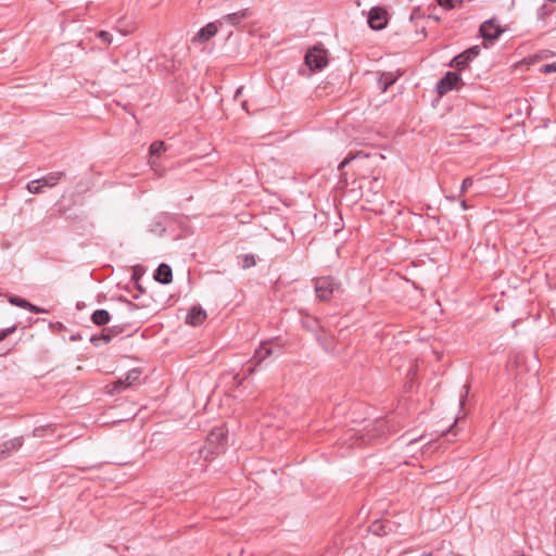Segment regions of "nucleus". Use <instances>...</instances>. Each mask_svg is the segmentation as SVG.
<instances>
[{
	"label": "nucleus",
	"instance_id": "f257e3e1",
	"mask_svg": "<svg viewBox=\"0 0 556 556\" xmlns=\"http://www.w3.org/2000/svg\"><path fill=\"white\" fill-rule=\"evenodd\" d=\"M227 431L223 427L214 428L206 438V443L201 450L204 458H211L223 453L226 448Z\"/></svg>",
	"mask_w": 556,
	"mask_h": 556
},
{
	"label": "nucleus",
	"instance_id": "f03ea898",
	"mask_svg": "<svg viewBox=\"0 0 556 556\" xmlns=\"http://www.w3.org/2000/svg\"><path fill=\"white\" fill-rule=\"evenodd\" d=\"M141 371L138 368L130 369L125 377L119 378L117 381L106 386V392L109 394L119 393L123 390L132 386L139 380Z\"/></svg>",
	"mask_w": 556,
	"mask_h": 556
},
{
	"label": "nucleus",
	"instance_id": "7ed1b4c3",
	"mask_svg": "<svg viewBox=\"0 0 556 556\" xmlns=\"http://www.w3.org/2000/svg\"><path fill=\"white\" fill-rule=\"evenodd\" d=\"M328 63L326 52L318 48H313L305 55V64L312 71H320Z\"/></svg>",
	"mask_w": 556,
	"mask_h": 556
},
{
	"label": "nucleus",
	"instance_id": "20e7f679",
	"mask_svg": "<svg viewBox=\"0 0 556 556\" xmlns=\"http://www.w3.org/2000/svg\"><path fill=\"white\" fill-rule=\"evenodd\" d=\"M315 292L319 300L327 301L331 298L336 283L331 277H320L314 281Z\"/></svg>",
	"mask_w": 556,
	"mask_h": 556
},
{
	"label": "nucleus",
	"instance_id": "39448f33",
	"mask_svg": "<svg viewBox=\"0 0 556 556\" xmlns=\"http://www.w3.org/2000/svg\"><path fill=\"white\" fill-rule=\"evenodd\" d=\"M389 14L380 7L372 8L368 13V25L374 30H381L388 24Z\"/></svg>",
	"mask_w": 556,
	"mask_h": 556
},
{
	"label": "nucleus",
	"instance_id": "423d86ee",
	"mask_svg": "<svg viewBox=\"0 0 556 556\" xmlns=\"http://www.w3.org/2000/svg\"><path fill=\"white\" fill-rule=\"evenodd\" d=\"M479 31L485 41L493 42L501 36L503 29L494 20H488L480 25Z\"/></svg>",
	"mask_w": 556,
	"mask_h": 556
},
{
	"label": "nucleus",
	"instance_id": "0eeeda50",
	"mask_svg": "<svg viewBox=\"0 0 556 556\" xmlns=\"http://www.w3.org/2000/svg\"><path fill=\"white\" fill-rule=\"evenodd\" d=\"M459 80L458 74L454 72H447L437 84V91L440 96L447 93L453 90Z\"/></svg>",
	"mask_w": 556,
	"mask_h": 556
},
{
	"label": "nucleus",
	"instance_id": "6e6552de",
	"mask_svg": "<svg viewBox=\"0 0 556 556\" xmlns=\"http://www.w3.org/2000/svg\"><path fill=\"white\" fill-rule=\"evenodd\" d=\"M218 28L220 27L217 21L214 23H208L195 34L193 37V42L203 43L210 40L218 31Z\"/></svg>",
	"mask_w": 556,
	"mask_h": 556
},
{
	"label": "nucleus",
	"instance_id": "1a4fd4ad",
	"mask_svg": "<svg viewBox=\"0 0 556 556\" xmlns=\"http://www.w3.org/2000/svg\"><path fill=\"white\" fill-rule=\"evenodd\" d=\"M274 353L275 348L273 342H265L255 351L253 361L255 362V365H260Z\"/></svg>",
	"mask_w": 556,
	"mask_h": 556
},
{
	"label": "nucleus",
	"instance_id": "9d476101",
	"mask_svg": "<svg viewBox=\"0 0 556 556\" xmlns=\"http://www.w3.org/2000/svg\"><path fill=\"white\" fill-rule=\"evenodd\" d=\"M206 319V312L201 307L193 306L187 317L186 323L191 326H199Z\"/></svg>",
	"mask_w": 556,
	"mask_h": 556
},
{
	"label": "nucleus",
	"instance_id": "9b49d317",
	"mask_svg": "<svg viewBox=\"0 0 556 556\" xmlns=\"http://www.w3.org/2000/svg\"><path fill=\"white\" fill-rule=\"evenodd\" d=\"M154 278L162 285L169 283L173 279L170 266L165 263L160 264L157 269L155 270Z\"/></svg>",
	"mask_w": 556,
	"mask_h": 556
},
{
	"label": "nucleus",
	"instance_id": "f8f14e48",
	"mask_svg": "<svg viewBox=\"0 0 556 556\" xmlns=\"http://www.w3.org/2000/svg\"><path fill=\"white\" fill-rule=\"evenodd\" d=\"M245 16H247V14H245L244 11H239V12L227 14V15L223 16L222 18H219L217 22H218V25H219L220 28H224L227 25L236 26Z\"/></svg>",
	"mask_w": 556,
	"mask_h": 556
},
{
	"label": "nucleus",
	"instance_id": "ddd939ff",
	"mask_svg": "<svg viewBox=\"0 0 556 556\" xmlns=\"http://www.w3.org/2000/svg\"><path fill=\"white\" fill-rule=\"evenodd\" d=\"M22 445L23 439L21 437L0 444V459L7 457L11 452L18 450Z\"/></svg>",
	"mask_w": 556,
	"mask_h": 556
},
{
	"label": "nucleus",
	"instance_id": "4468645a",
	"mask_svg": "<svg viewBox=\"0 0 556 556\" xmlns=\"http://www.w3.org/2000/svg\"><path fill=\"white\" fill-rule=\"evenodd\" d=\"M64 176V172H53L39 178V181L42 185V189L51 188L54 187Z\"/></svg>",
	"mask_w": 556,
	"mask_h": 556
},
{
	"label": "nucleus",
	"instance_id": "2eb2a0df",
	"mask_svg": "<svg viewBox=\"0 0 556 556\" xmlns=\"http://www.w3.org/2000/svg\"><path fill=\"white\" fill-rule=\"evenodd\" d=\"M121 331H122V329L116 327V326L112 327V328H109V329H104L100 337L93 336L91 338V342L97 344V341L103 340L104 343H108V342H110L112 340V338L114 336L118 334Z\"/></svg>",
	"mask_w": 556,
	"mask_h": 556
},
{
	"label": "nucleus",
	"instance_id": "dca6fc26",
	"mask_svg": "<svg viewBox=\"0 0 556 556\" xmlns=\"http://www.w3.org/2000/svg\"><path fill=\"white\" fill-rule=\"evenodd\" d=\"M110 313L106 309H97L91 315V320L97 326H104L110 321Z\"/></svg>",
	"mask_w": 556,
	"mask_h": 556
},
{
	"label": "nucleus",
	"instance_id": "f3484780",
	"mask_svg": "<svg viewBox=\"0 0 556 556\" xmlns=\"http://www.w3.org/2000/svg\"><path fill=\"white\" fill-rule=\"evenodd\" d=\"M396 80V76L392 73H382L378 79V87L382 92H386L388 88L393 85Z\"/></svg>",
	"mask_w": 556,
	"mask_h": 556
},
{
	"label": "nucleus",
	"instance_id": "a211bd4d",
	"mask_svg": "<svg viewBox=\"0 0 556 556\" xmlns=\"http://www.w3.org/2000/svg\"><path fill=\"white\" fill-rule=\"evenodd\" d=\"M370 530L376 535H384L390 530L389 521H378L377 520L371 525Z\"/></svg>",
	"mask_w": 556,
	"mask_h": 556
},
{
	"label": "nucleus",
	"instance_id": "6ab92c4d",
	"mask_svg": "<svg viewBox=\"0 0 556 556\" xmlns=\"http://www.w3.org/2000/svg\"><path fill=\"white\" fill-rule=\"evenodd\" d=\"M468 62L469 61L467 60L465 54L460 53L453 59L452 66H455L456 68L462 70L467 66Z\"/></svg>",
	"mask_w": 556,
	"mask_h": 556
},
{
	"label": "nucleus",
	"instance_id": "aec40b11",
	"mask_svg": "<svg viewBox=\"0 0 556 556\" xmlns=\"http://www.w3.org/2000/svg\"><path fill=\"white\" fill-rule=\"evenodd\" d=\"M165 144L163 141H155L150 146V155H160L163 151H165Z\"/></svg>",
	"mask_w": 556,
	"mask_h": 556
},
{
	"label": "nucleus",
	"instance_id": "412c9836",
	"mask_svg": "<svg viewBox=\"0 0 556 556\" xmlns=\"http://www.w3.org/2000/svg\"><path fill=\"white\" fill-rule=\"evenodd\" d=\"M27 190L30 193H41L43 191L42 185L40 184L39 179L31 180L26 186Z\"/></svg>",
	"mask_w": 556,
	"mask_h": 556
},
{
	"label": "nucleus",
	"instance_id": "4be33fe9",
	"mask_svg": "<svg viewBox=\"0 0 556 556\" xmlns=\"http://www.w3.org/2000/svg\"><path fill=\"white\" fill-rule=\"evenodd\" d=\"M255 257L253 254H245L242 257L241 265L244 269L255 266Z\"/></svg>",
	"mask_w": 556,
	"mask_h": 556
},
{
	"label": "nucleus",
	"instance_id": "5701e85b",
	"mask_svg": "<svg viewBox=\"0 0 556 556\" xmlns=\"http://www.w3.org/2000/svg\"><path fill=\"white\" fill-rule=\"evenodd\" d=\"M9 302L15 306L26 308L29 302L18 296H10Z\"/></svg>",
	"mask_w": 556,
	"mask_h": 556
},
{
	"label": "nucleus",
	"instance_id": "b1692460",
	"mask_svg": "<svg viewBox=\"0 0 556 556\" xmlns=\"http://www.w3.org/2000/svg\"><path fill=\"white\" fill-rule=\"evenodd\" d=\"M468 61L475 59L480 53V47L473 46L463 52Z\"/></svg>",
	"mask_w": 556,
	"mask_h": 556
},
{
	"label": "nucleus",
	"instance_id": "393cba45",
	"mask_svg": "<svg viewBox=\"0 0 556 556\" xmlns=\"http://www.w3.org/2000/svg\"><path fill=\"white\" fill-rule=\"evenodd\" d=\"M541 72L544 74L555 73L556 72V61L553 63L542 65Z\"/></svg>",
	"mask_w": 556,
	"mask_h": 556
},
{
	"label": "nucleus",
	"instance_id": "a878e982",
	"mask_svg": "<svg viewBox=\"0 0 556 556\" xmlns=\"http://www.w3.org/2000/svg\"><path fill=\"white\" fill-rule=\"evenodd\" d=\"M472 184H473L472 178H471V177H466V178L463 180V182H462V186H460V193L463 194L464 192H466V191H467V189H468L469 187H471V186H472Z\"/></svg>",
	"mask_w": 556,
	"mask_h": 556
},
{
	"label": "nucleus",
	"instance_id": "bb28decb",
	"mask_svg": "<svg viewBox=\"0 0 556 556\" xmlns=\"http://www.w3.org/2000/svg\"><path fill=\"white\" fill-rule=\"evenodd\" d=\"M98 37L108 45H110L112 42V35L108 31L100 30L98 33Z\"/></svg>",
	"mask_w": 556,
	"mask_h": 556
},
{
	"label": "nucleus",
	"instance_id": "cd10ccee",
	"mask_svg": "<svg viewBox=\"0 0 556 556\" xmlns=\"http://www.w3.org/2000/svg\"><path fill=\"white\" fill-rule=\"evenodd\" d=\"M15 330V326L2 329L0 331V342L4 340L9 334H11Z\"/></svg>",
	"mask_w": 556,
	"mask_h": 556
},
{
	"label": "nucleus",
	"instance_id": "c85d7f7f",
	"mask_svg": "<svg viewBox=\"0 0 556 556\" xmlns=\"http://www.w3.org/2000/svg\"><path fill=\"white\" fill-rule=\"evenodd\" d=\"M438 3L445 8V9H453L454 8V3H453V0H438Z\"/></svg>",
	"mask_w": 556,
	"mask_h": 556
},
{
	"label": "nucleus",
	"instance_id": "c756f323",
	"mask_svg": "<svg viewBox=\"0 0 556 556\" xmlns=\"http://www.w3.org/2000/svg\"><path fill=\"white\" fill-rule=\"evenodd\" d=\"M26 308L29 309L33 313H46L47 312L46 309H43L41 307H38V306H36V305L31 304V303H29V305H27Z\"/></svg>",
	"mask_w": 556,
	"mask_h": 556
},
{
	"label": "nucleus",
	"instance_id": "7c9ffc66",
	"mask_svg": "<svg viewBox=\"0 0 556 556\" xmlns=\"http://www.w3.org/2000/svg\"><path fill=\"white\" fill-rule=\"evenodd\" d=\"M463 389H464V393L460 395V400H459V404H460V405H464V403H465V400H466V397H467V395H468V392H469V386H468V384H465V386L463 387Z\"/></svg>",
	"mask_w": 556,
	"mask_h": 556
},
{
	"label": "nucleus",
	"instance_id": "2f4dec72",
	"mask_svg": "<svg viewBox=\"0 0 556 556\" xmlns=\"http://www.w3.org/2000/svg\"><path fill=\"white\" fill-rule=\"evenodd\" d=\"M48 430V428L39 427L34 430V437L41 438L45 435V432Z\"/></svg>",
	"mask_w": 556,
	"mask_h": 556
},
{
	"label": "nucleus",
	"instance_id": "473e14b6",
	"mask_svg": "<svg viewBox=\"0 0 556 556\" xmlns=\"http://www.w3.org/2000/svg\"><path fill=\"white\" fill-rule=\"evenodd\" d=\"M355 156L345 157L338 166L339 169L345 167Z\"/></svg>",
	"mask_w": 556,
	"mask_h": 556
},
{
	"label": "nucleus",
	"instance_id": "72a5a7b5",
	"mask_svg": "<svg viewBox=\"0 0 556 556\" xmlns=\"http://www.w3.org/2000/svg\"><path fill=\"white\" fill-rule=\"evenodd\" d=\"M422 439H424V435H420V437H419V438H417V439H412V440H409L408 445H413V444H415L416 442L421 441Z\"/></svg>",
	"mask_w": 556,
	"mask_h": 556
},
{
	"label": "nucleus",
	"instance_id": "f704fd0d",
	"mask_svg": "<svg viewBox=\"0 0 556 556\" xmlns=\"http://www.w3.org/2000/svg\"><path fill=\"white\" fill-rule=\"evenodd\" d=\"M376 434H371L368 439H366L364 435H362V438H359L358 440H362L364 443L368 442L371 438H375Z\"/></svg>",
	"mask_w": 556,
	"mask_h": 556
},
{
	"label": "nucleus",
	"instance_id": "c9c22d12",
	"mask_svg": "<svg viewBox=\"0 0 556 556\" xmlns=\"http://www.w3.org/2000/svg\"><path fill=\"white\" fill-rule=\"evenodd\" d=\"M460 206H462V208H463L464 211L468 210V207H469V206H468V204H467V202H466L465 200H463V201L460 202Z\"/></svg>",
	"mask_w": 556,
	"mask_h": 556
},
{
	"label": "nucleus",
	"instance_id": "e433bc0d",
	"mask_svg": "<svg viewBox=\"0 0 556 556\" xmlns=\"http://www.w3.org/2000/svg\"><path fill=\"white\" fill-rule=\"evenodd\" d=\"M235 380L237 381V383L240 386L242 384V381H243V378H239L238 375L235 376Z\"/></svg>",
	"mask_w": 556,
	"mask_h": 556
},
{
	"label": "nucleus",
	"instance_id": "4c0bfd02",
	"mask_svg": "<svg viewBox=\"0 0 556 556\" xmlns=\"http://www.w3.org/2000/svg\"><path fill=\"white\" fill-rule=\"evenodd\" d=\"M253 372H254V367H249V368L247 369V375H248V376H249V375H252Z\"/></svg>",
	"mask_w": 556,
	"mask_h": 556
},
{
	"label": "nucleus",
	"instance_id": "58836bf2",
	"mask_svg": "<svg viewBox=\"0 0 556 556\" xmlns=\"http://www.w3.org/2000/svg\"><path fill=\"white\" fill-rule=\"evenodd\" d=\"M324 348H325V350H327L328 352H330V351H331V349H330L326 343H324Z\"/></svg>",
	"mask_w": 556,
	"mask_h": 556
},
{
	"label": "nucleus",
	"instance_id": "ea45409f",
	"mask_svg": "<svg viewBox=\"0 0 556 556\" xmlns=\"http://www.w3.org/2000/svg\"><path fill=\"white\" fill-rule=\"evenodd\" d=\"M241 93V89H238L236 92V97H238Z\"/></svg>",
	"mask_w": 556,
	"mask_h": 556
},
{
	"label": "nucleus",
	"instance_id": "a19ab883",
	"mask_svg": "<svg viewBox=\"0 0 556 556\" xmlns=\"http://www.w3.org/2000/svg\"><path fill=\"white\" fill-rule=\"evenodd\" d=\"M422 556H431V554H422Z\"/></svg>",
	"mask_w": 556,
	"mask_h": 556
}]
</instances>
